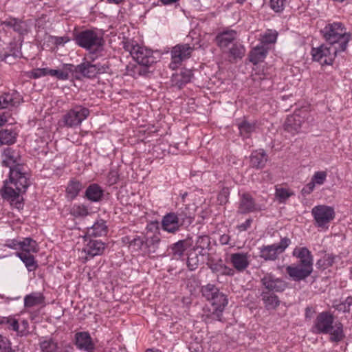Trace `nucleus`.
<instances>
[{
  "mask_svg": "<svg viewBox=\"0 0 352 352\" xmlns=\"http://www.w3.org/2000/svg\"><path fill=\"white\" fill-rule=\"evenodd\" d=\"M3 164L10 168L9 180L4 182L1 190L3 199L20 209L23 207L21 195L25 193L30 182L26 168L22 164L19 153L10 148L4 150Z\"/></svg>",
  "mask_w": 352,
  "mask_h": 352,
  "instance_id": "nucleus-1",
  "label": "nucleus"
},
{
  "mask_svg": "<svg viewBox=\"0 0 352 352\" xmlns=\"http://www.w3.org/2000/svg\"><path fill=\"white\" fill-rule=\"evenodd\" d=\"M334 318L328 311L320 313L315 320L314 328L317 333L329 334L330 341L339 342L344 338L343 326L340 322L333 324Z\"/></svg>",
  "mask_w": 352,
  "mask_h": 352,
  "instance_id": "nucleus-2",
  "label": "nucleus"
},
{
  "mask_svg": "<svg viewBox=\"0 0 352 352\" xmlns=\"http://www.w3.org/2000/svg\"><path fill=\"white\" fill-rule=\"evenodd\" d=\"M321 32L328 45H337L341 51H345L351 38L344 25L340 22L327 24Z\"/></svg>",
  "mask_w": 352,
  "mask_h": 352,
  "instance_id": "nucleus-3",
  "label": "nucleus"
},
{
  "mask_svg": "<svg viewBox=\"0 0 352 352\" xmlns=\"http://www.w3.org/2000/svg\"><path fill=\"white\" fill-rule=\"evenodd\" d=\"M125 48L129 51L133 58L139 64L138 67H135V70L140 75H145L147 73V69L142 68V66L148 67L157 62V58L150 49L139 45H126Z\"/></svg>",
  "mask_w": 352,
  "mask_h": 352,
  "instance_id": "nucleus-4",
  "label": "nucleus"
},
{
  "mask_svg": "<svg viewBox=\"0 0 352 352\" xmlns=\"http://www.w3.org/2000/svg\"><path fill=\"white\" fill-rule=\"evenodd\" d=\"M109 66L105 63H94V60L89 61L84 59L80 64L76 66L73 65V74L78 80H80L82 78L91 79L97 77L99 74L107 72Z\"/></svg>",
  "mask_w": 352,
  "mask_h": 352,
  "instance_id": "nucleus-5",
  "label": "nucleus"
},
{
  "mask_svg": "<svg viewBox=\"0 0 352 352\" xmlns=\"http://www.w3.org/2000/svg\"><path fill=\"white\" fill-rule=\"evenodd\" d=\"M74 40L78 45L87 50L97 51L103 45L102 35L93 30H85L77 33Z\"/></svg>",
  "mask_w": 352,
  "mask_h": 352,
  "instance_id": "nucleus-6",
  "label": "nucleus"
},
{
  "mask_svg": "<svg viewBox=\"0 0 352 352\" xmlns=\"http://www.w3.org/2000/svg\"><path fill=\"white\" fill-rule=\"evenodd\" d=\"M337 45H321L320 47L313 48L311 54L313 59L319 62L321 65H332L338 53L343 52Z\"/></svg>",
  "mask_w": 352,
  "mask_h": 352,
  "instance_id": "nucleus-7",
  "label": "nucleus"
},
{
  "mask_svg": "<svg viewBox=\"0 0 352 352\" xmlns=\"http://www.w3.org/2000/svg\"><path fill=\"white\" fill-rule=\"evenodd\" d=\"M89 113V109L81 105L75 106L63 116V126L69 128L79 126L87 118Z\"/></svg>",
  "mask_w": 352,
  "mask_h": 352,
  "instance_id": "nucleus-8",
  "label": "nucleus"
},
{
  "mask_svg": "<svg viewBox=\"0 0 352 352\" xmlns=\"http://www.w3.org/2000/svg\"><path fill=\"white\" fill-rule=\"evenodd\" d=\"M290 243L291 240L288 237H283L278 243L261 247L259 256L265 261H275L278 258L280 254L285 252Z\"/></svg>",
  "mask_w": 352,
  "mask_h": 352,
  "instance_id": "nucleus-9",
  "label": "nucleus"
},
{
  "mask_svg": "<svg viewBox=\"0 0 352 352\" xmlns=\"http://www.w3.org/2000/svg\"><path fill=\"white\" fill-rule=\"evenodd\" d=\"M194 48L189 44H177L170 51L171 62L170 67L172 69H177L183 61L188 59Z\"/></svg>",
  "mask_w": 352,
  "mask_h": 352,
  "instance_id": "nucleus-10",
  "label": "nucleus"
},
{
  "mask_svg": "<svg viewBox=\"0 0 352 352\" xmlns=\"http://www.w3.org/2000/svg\"><path fill=\"white\" fill-rule=\"evenodd\" d=\"M311 214L318 227L324 226L335 217L333 208L325 205L314 206L311 210Z\"/></svg>",
  "mask_w": 352,
  "mask_h": 352,
  "instance_id": "nucleus-11",
  "label": "nucleus"
},
{
  "mask_svg": "<svg viewBox=\"0 0 352 352\" xmlns=\"http://www.w3.org/2000/svg\"><path fill=\"white\" fill-rule=\"evenodd\" d=\"M262 285L264 287V291H269L270 292H283L287 285L285 281L281 278H276L274 275L267 273L261 280Z\"/></svg>",
  "mask_w": 352,
  "mask_h": 352,
  "instance_id": "nucleus-12",
  "label": "nucleus"
},
{
  "mask_svg": "<svg viewBox=\"0 0 352 352\" xmlns=\"http://www.w3.org/2000/svg\"><path fill=\"white\" fill-rule=\"evenodd\" d=\"M287 273L294 281H300L307 278L313 272V267L297 264L286 267Z\"/></svg>",
  "mask_w": 352,
  "mask_h": 352,
  "instance_id": "nucleus-13",
  "label": "nucleus"
},
{
  "mask_svg": "<svg viewBox=\"0 0 352 352\" xmlns=\"http://www.w3.org/2000/svg\"><path fill=\"white\" fill-rule=\"evenodd\" d=\"M75 345L78 349L86 352H94L95 350V344L87 331L78 332L75 334Z\"/></svg>",
  "mask_w": 352,
  "mask_h": 352,
  "instance_id": "nucleus-14",
  "label": "nucleus"
},
{
  "mask_svg": "<svg viewBox=\"0 0 352 352\" xmlns=\"http://www.w3.org/2000/svg\"><path fill=\"white\" fill-rule=\"evenodd\" d=\"M38 344L41 352H69L72 349L69 344L65 349H61L58 346V342L52 336L41 337Z\"/></svg>",
  "mask_w": 352,
  "mask_h": 352,
  "instance_id": "nucleus-15",
  "label": "nucleus"
},
{
  "mask_svg": "<svg viewBox=\"0 0 352 352\" xmlns=\"http://www.w3.org/2000/svg\"><path fill=\"white\" fill-rule=\"evenodd\" d=\"M212 306L214 307V310L211 314L212 319L221 321L222 318V314L228 304V299L227 296L221 292L217 295L214 300L210 302Z\"/></svg>",
  "mask_w": 352,
  "mask_h": 352,
  "instance_id": "nucleus-16",
  "label": "nucleus"
},
{
  "mask_svg": "<svg viewBox=\"0 0 352 352\" xmlns=\"http://www.w3.org/2000/svg\"><path fill=\"white\" fill-rule=\"evenodd\" d=\"M106 245L101 240H89L84 246L82 251L87 255L86 259L92 258L96 256L102 255Z\"/></svg>",
  "mask_w": 352,
  "mask_h": 352,
  "instance_id": "nucleus-17",
  "label": "nucleus"
},
{
  "mask_svg": "<svg viewBox=\"0 0 352 352\" xmlns=\"http://www.w3.org/2000/svg\"><path fill=\"white\" fill-rule=\"evenodd\" d=\"M182 227L178 217L175 212H169L165 214L162 220V228L168 233L175 234Z\"/></svg>",
  "mask_w": 352,
  "mask_h": 352,
  "instance_id": "nucleus-18",
  "label": "nucleus"
},
{
  "mask_svg": "<svg viewBox=\"0 0 352 352\" xmlns=\"http://www.w3.org/2000/svg\"><path fill=\"white\" fill-rule=\"evenodd\" d=\"M22 101V96L16 91L4 93L0 96V109L9 108L10 107H16Z\"/></svg>",
  "mask_w": 352,
  "mask_h": 352,
  "instance_id": "nucleus-19",
  "label": "nucleus"
},
{
  "mask_svg": "<svg viewBox=\"0 0 352 352\" xmlns=\"http://www.w3.org/2000/svg\"><path fill=\"white\" fill-rule=\"evenodd\" d=\"M259 210L257 205L252 197L248 193H244L241 195L239 204L238 212L241 214H247Z\"/></svg>",
  "mask_w": 352,
  "mask_h": 352,
  "instance_id": "nucleus-20",
  "label": "nucleus"
},
{
  "mask_svg": "<svg viewBox=\"0 0 352 352\" xmlns=\"http://www.w3.org/2000/svg\"><path fill=\"white\" fill-rule=\"evenodd\" d=\"M250 254L245 252L233 253L230 255V262L239 272L244 271L250 265Z\"/></svg>",
  "mask_w": 352,
  "mask_h": 352,
  "instance_id": "nucleus-21",
  "label": "nucleus"
},
{
  "mask_svg": "<svg viewBox=\"0 0 352 352\" xmlns=\"http://www.w3.org/2000/svg\"><path fill=\"white\" fill-rule=\"evenodd\" d=\"M303 122V118L298 114L289 116L285 122V130L292 135H295L300 131Z\"/></svg>",
  "mask_w": 352,
  "mask_h": 352,
  "instance_id": "nucleus-22",
  "label": "nucleus"
},
{
  "mask_svg": "<svg viewBox=\"0 0 352 352\" xmlns=\"http://www.w3.org/2000/svg\"><path fill=\"white\" fill-rule=\"evenodd\" d=\"M192 76V73L189 69H182L179 73L173 74L171 77V85L178 89H181L188 83Z\"/></svg>",
  "mask_w": 352,
  "mask_h": 352,
  "instance_id": "nucleus-23",
  "label": "nucleus"
},
{
  "mask_svg": "<svg viewBox=\"0 0 352 352\" xmlns=\"http://www.w3.org/2000/svg\"><path fill=\"white\" fill-rule=\"evenodd\" d=\"M292 254L299 259V264L313 267V257L311 252L307 248H296Z\"/></svg>",
  "mask_w": 352,
  "mask_h": 352,
  "instance_id": "nucleus-24",
  "label": "nucleus"
},
{
  "mask_svg": "<svg viewBox=\"0 0 352 352\" xmlns=\"http://www.w3.org/2000/svg\"><path fill=\"white\" fill-rule=\"evenodd\" d=\"M261 297L265 308L268 311L275 310L280 305V300L275 293L262 291Z\"/></svg>",
  "mask_w": 352,
  "mask_h": 352,
  "instance_id": "nucleus-25",
  "label": "nucleus"
},
{
  "mask_svg": "<svg viewBox=\"0 0 352 352\" xmlns=\"http://www.w3.org/2000/svg\"><path fill=\"white\" fill-rule=\"evenodd\" d=\"M178 217L179 222L182 227L189 226L195 219L194 212L190 211L188 206L180 208L177 212H175Z\"/></svg>",
  "mask_w": 352,
  "mask_h": 352,
  "instance_id": "nucleus-26",
  "label": "nucleus"
},
{
  "mask_svg": "<svg viewBox=\"0 0 352 352\" xmlns=\"http://www.w3.org/2000/svg\"><path fill=\"white\" fill-rule=\"evenodd\" d=\"M208 267L211 270L213 273L219 274L221 275L233 276L234 271L233 269L228 267L223 263L222 260L214 262L210 261L207 263Z\"/></svg>",
  "mask_w": 352,
  "mask_h": 352,
  "instance_id": "nucleus-27",
  "label": "nucleus"
},
{
  "mask_svg": "<svg viewBox=\"0 0 352 352\" xmlns=\"http://www.w3.org/2000/svg\"><path fill=\"white\" fill-rule=\"evenodd\" d=\"M49 76L55 77L59 80H67L69 78V74H73V65L64 64L60 69H50Z\"/></svg>",
  "mask_w": 352,
  "mask_h": 352,
  "instance_id": "nucleus-28",
  "label": "nucleus"
},
{
  "mask_svg": "<svg viewBox=\"0 0 352 352\" xmlns=\"http://www.w3.org/2000/svg\"><path fill=\"white\" fill-rule=\"evenodd\" d=\"M108 227L103 219L97 220L94 225L88 228L87 234L93 236H102L107 234Z\"/></svg>",
  "mask_w": 352,
  "mask_h": 352,
  "instance_id": "nucleus-29",
  "label": "nucleus"
},
{
  "mask_svg": "<svg viewBox=\"0 0 352 352\" xmlns=\"http://www.w3.org/2000/svg\"><path fill=\"white\" fill-rule=\"evenodd\" d=\"M123 242L128 243L129 246L134 251H140L143 247L148 246L147 239L144 236H135L133 239L125 236L122 239Z\"/></svg>",
  "mask_w": 352,
  "mask_h": 352,
  "instance_id": "nucleus-30",
  "label": "nucleus"
},
{
  "mask_svg": "<svg viewBox=\"0 0 352 352\" xmlns=\"http://www.w3.org/2000/svg\"><path fill=\"white\" fill-rule=\"evenodd\" d=\"M16 256L24 263L28 272L35 271L38 267L37 261L35 259L33 254H27L25 252H16Z\"/></svg>",
  "mask_w": 352,
  "mask_h": 352,
  "instance_id": "nucleus-31",
  "label": "nucleus"
},
{
  "mask_svg": "<svg viewBox=\"0 0 352 352\" xmlns=\"http://www.w3.org/2000/svg\"><path fill=\"white\" fill-rule=\"evenodd\" d=\"M267 155L264 150L253 152L250 156L251 166L256 168H263L267 162Z\"/></svg>",
  "mask_w": 352,
  "mask_h": 352,
  "instance_id": "nucleus-32",
  "label": "nucleus"
},
{
  "mask_svg": "<svg viewBox=\"0 0 352 352\" xmlns=\"http://www.w3.org/2000/svg\"><path fill=\"white\" fill-rule=\"evenodd\" d=\"M267 54V50L263 45H257L250 52V61L254 65H256L265 59Z\"/></svg>",
  "mask_w": 352,
  "mask_h": 352,
  "instance_id": "nucleus-33",
  "label": "nucleus"
},
{
  "mask_svg": "<svg viewBox=\"0 0 352 352\" xmlns=\"http://www.w3.org/2000/svg\"><path fill=\"white\" fill-rule=\"evenodd\" d=\"M103 190L97 184H92L88 186L85 191V197L90 201L97 202L103 197Z\"/></svg>",
  "mask_w": 352,
  "mask_h": 352,
  "instance_id": "nucleus-34",
  "label": "nucleus"
},
{
  "mask_svg": "<svg viewBox=\"0 0 352 352\" xmlns=\"http://www.w3.org/2000/svg\"><path fill=\"white\" fill-rule=\"evenodd\" d=\"M210 238L208 235L199 236L193 247V250L197 251L199 254L204 256L206 254V250H209L210 247Z\"/></svg>",
  "mask_w": 352,
  "mask_h": 352,
  "instance_id": "nucleus-35",
  "label": "nucleus"
},
{
  "mask_svg": "<svg viewBox=\"0 0 352 352\" xmlns=\"http://www.w3.org/2000/svg\"><path fill=\"white\" fill-rule=\"evenodd\" d=\"M45 302L43 295L40 292H32L24 297V307H32L43 305Z\"/></svg>",
  "mask_w": 352,
  "mask_h": 352,
  "instance_id": "nucleus-36",
  "label": "nucleus"
},
{
  "mask_svg": "<svg viewBox=\"0 0 352 352\" xmlns=\"http://www.w3.org/2000/svg\"><path fill=\"white\" fill-rule=\"evenodd\" d=\"M236 36V32L234 30L226 31L219 34L216 36V41L220 47H226Z\"/></svg>",
  "mask_w": 352,
  "mask_h": 352,
  "instance_id": "nucleus-37",
  "label": "nucleus"
},
{
  "mask_svg": "<svg viewBox=\"0 0 352 352\" xmlns=\"http://www.w3.org/2000/svg\"><path fill=\"white\" fill-rule=\"evenodd\" d=\"M221 292L219 291V289L214 284L212 283H208L206 285H203L201 288V295L208 302L214 300V298Z\"/></svg>",
  "mask_w": 352,
  "mask_h": 352,
  "instance_id": "nucleus-38",
  "label": "nucleus"
},
{
  "mask_svg": "<svg viewBox=\"0 0 352 352\" xmlns=\"http://www.w3.org/2000/svg\"><path fill=\"white\" fill-rule=\"evenodd\" d=\"M20 252L27 254L36 253L38 251V247L36 241L30 237L23 238L21 241Z\"/></svg>",
  "mask_w": 352,
  "mask_h": 352,
  "instance_id": "nucleus-39",
  "label": "nucleus"
},
{
  "mask_svg": "<svg viewBox=\"0 0 352 352\" xmlns=\"http://www.w3.org/2000/svg\"><path fill=\"white\" fill-rule=\"evenodd\" d=\"M16 133L12 129H1L0 131V143L10 145L16 142Z\"/></svg>",
  "mask_w": 352,
  "mask_h": 352,
  "instance_id": "nucleus-40",
  "label": "nucleus"
},
{
  "mask_svg": "<svg viewBox=\"0 0 352 352\" xmlns=\"http://www.w3.org/2000/svg\"><path fill=\"white\" fill-rule=\"evenodd\" d=\"M256 124L255 122H249L246 120L239 124V129L243 138H249L252 133L256 131Z\"/></svg>",
  "mask_w": 352,
  "mask_h": 352,
  "instance_id": "nucleus-41",
  "label": "nucleus"
},
{
  "mask_svg": "<svg viewBox=\"0 0 352 352\" xmlns=\"http://www.w3.org/2000/svg\"><path fill=\"white\" fill-rule=\"evenodd\" d=\"M186 240H179L172 245L171 251L173 258L179 259L183 256L186 249Z\"/></svg>",
  "mask_w": 352,
  "mask_h": 352,
  "instance_id": "nucleus-42",
  "label": "nucleus"
},
{
  "mask_svg": "<svg viewBox=\"0 0 352 352\" xmlns=\"http://www.w3.org/2000/svg\"><path fill=\"white\" fill-rule=\"evenodd\" d=\"M0 324L4 325L9 330L19 331V322L12 317H0Z\"/></svg>",
  "mask_w": 352,
  "mask_h": 352,
  "instance_id": "nucleus-43",
  "label": "nucleus"
},
{
  "mask_svg": "<svg viewBox=\"0 0 352 352\" xmlns=\"http://www.w3.org/2000/svg\"><path fill=\"white\" fill-rule=\"evenodd\" d=\"M82 184L78 181H71L68 184L66 191L72 199L75 198L82 189Z\"/></svg>",
  "mask_w": 352,
  "mask_h": 352,
  "instance_id": "nucleus-44",
  "label": "nucleus"
},
{
  "mask_svg": "<svg viewBox=\"0 0 352 352\" xmlns=\"http://www.w3.org/2000/svg\"><path fill=\"white\" fill-rule=\"evenodd\" d=\"M294 195V192L285 188H276L275 196L280 203L285 202Z\"/></svg>",
  "mask_w": 352,
  "mask_h": 352,
  "instance_id": "nucleus-45",
  "label": "nucleus"
},
{
  "mask_svg": "<svg viewBox=\"0 0 352 352\" xmlns=\"http://www.w3.org/2000/svg\"><path fill=\"white\" fill-rule=\"evenodd\" d=\"M335 258L332 254H325L317 261L316 265L318 268L324 270L333 265Z\"/></svg>",
  "mask_w": 352,
  "mask_h": 352,
  "instance_id": "nucleus-46",
  "label": "nucleus"
},
{
  "mask_svg": "<svg viewBox=\"0 0 352 352\" xmlns=\"http://www.w3.org/2000/svg\"><path fill=\"white\" fill-rule=\"evenodd\" d=\"M71 213L76 217H80L87 216L89 212L87 207L84 204H75L71 209Z\"/></svg>",
  "mask_w": 352,
  "mask_h": 352,
  "instance_id": "nucleus-47",
  "label": "nucleus"
},
{
  "mask_svg": "<svg viewBox=\"0 0 352 352\" xmlns=\"http://www.w3.org/2000/svg\"><path fill=\"white\" fill-rule=\"evenodd\" d=\"M199 253L191 252L187 259V266L190 271L198 268L199 265Z\"/></svg>",
  "mask_w": 352,
  "mask_h": 352,
  "instance_id": "nucleus-48",
  "label": "nucleus"
},
{
  "mask_svg": "<svg viewBox=\"0 0 352 352\" xmlns=\"http://www.w3.org/2000/svg\"><path fill=\"white\" fill-rule=\"evenodd\" d=\"M245 52V47L240 43H235L230 50V53L234 58H241Z\"/></svg>",
  "mask_w": 352,
  "mask_h": 352,
  "instance_id": "nucleus-49",
  "label": "nucleus"
},
{
  "mask_svg": "<svg viewBox=\"0 0 352 352\" xmlns=\"http://www.w3.org/2000/svg\"><path fill=\"white\" fill-rule=\"evenodd\" d=\"M50 68H36L28 72V76L31 78L37 79L41 77L49 76Z\"/></svg>",
  "mask_w": 352,
  "mask_h": 352,
  "instance_id": "nucleus-50",
  "label": "nucleus"
},
{
  "mask_svg": "<svg viewBox=\"0 0 352 352\" xmlns=\"http://www.w3.org/2000/svg\"><path fill=\"white\" fill-rule=\"evenodd\" d=\"M327 173L326 171H316L314 173L311 181L315 185L321 186L327 179Z\"/></svg>",
  "mask_w": 352,
  "mask_h": 352,
  "instance_id": "nucleus-51",
  "label": "nucleus"
},
{
  "mask_svg": "<svg viewBox=\"0 0 352 352\" xmlns=\"http://www.w3.org/2000/svg\"><path fill=\"white\" fill-rule=\"evenodd\" d=\"M19 55L16 52L8 53L3 50L0 49V60L11 63Z\"/></svg>",
  "mask_w": 352,
  "mask_h": 352,
  "instance_id": "nucleus-52",
  "label": "nucleus"
},
{
  "mask_svg": "<svg viewBox=\"0 0 352 352\" xmlns=\"http://www.w3.org/2000/svg\"><path fill=\"white\" fill-rule=\"evenodd\" d=\"M352 305V297L349 296L347 297L344 301L340 302L336 306V309L340 311H342L344 313L349 312L350 311V307Z\"/></svg>",
  "mask_w": 352,
  "mask_h": 352,
  "instance_id": "nucleus-53",
  "label": "nucleus"
},
{
  "mask_svg": "<svg viewBox=\"0 0 352 352\" xmlns=\"http://www.w3.org/2000/svg\"><path fill=\"white\" fill-rule=\"evenodd\" d=\"M0 352H14L8 338L0 335Z\"/></svg>",
  "mask_w": 352,
  "mask_h": 352,
  "instance_id": "nucleus-54",
  "label": "nucleus"
},
{
  "mask_svg": "<svg viewBox=\"0 0 352 352\" xmlns=\"http://www.w3.org/2000/svg\"><path fill=\"white\" fill-rule=\"evenodd\" d=\"M119 180L118 170L116 168H111L107 175V182L109 185L116 184Z\"/></svg>",
  "mask_w": 352,
  "mask_h": 352,
  "instance_id": "nucleus-55",
  "label": "nucleus"
},
{
  "mask_svg": "<svg viewBox=\"0 0 352 352\" xmlns=\"http://www.w3.org/2000/svg\"><path fill=\"white\" fill-rule=\"evenodd\" d=\"M285 0H270V8L276 12H282L284 9Z\"/></svg>",
  "mask_w": 352,
  "mask_h": 352,
  "instance_id": "nucleus-56",
  "label": "nucleus"
},
{
  "mask_svg": "<svg viewBox=\"0 0 352 352\" xmlns=\"http://www.w3.org/2000/svg\"><path fill=\"white\" fill-rule=\"evenodd\" d=\"M21 240L18 239H8L5 246L14 250H19Z\"/></svg>",
  "mask_w": 352,
  "mask_h": 352,
  "instance_id": "nucleus-57",
  "label": "nucleus"
},
{
  "mask_svg": "<svg viewBox=\"0 0 352 352\" xmlns=\"http://www.w3.org/2000/svg\"><path fill=\"white\" fill-rule=\"evenodd\" d=\"M277 38V34L276 33H267L263 36V42L265 43H274L276 42Z\"/></svg>",
  "mask_w": 352,
  "mask_h": 352,
  "instance_id": "nucleus-58",
  "label": "nucleus"
},
{
  "mask_svg": "<svg viewBox=\"0 0 352 352\" xmlns=\"http://www.w3.org/2000/svg\"><path fill=\"white\" fill-rule=\"evenodd\" d=\"M315 186L316 185L314 184V183L311 180V182H309L301 190V193L302 195H309L311 194L314 188H315Z\"/></svg>",
  "mask_w": 352,
  "mask_h": 352,
  "instance_id": "nucleus-59",
  "label": "nucleus"
},
{
  "mask_svg": "<svg viewBox=\"0 0 352 352\" xmlns=\"http://www.w3.org/2000/svg\"><path fill=\"white\" fill-rule=\"evenodd\" d=\"M6 27L12 28L15 31L18 30V22L15 19L6 20L3 23Z\"/></svg>",
  "mask_w": 352,
  "mask_h": 352,
  "instance_id": "nucleus-60",
  "label": "nucleus"
},
{
  "mask_svg": "<svg viewBox=\"0 0 352 352\" xmlns=\"http://www.w3.org/2000/svg\"><path fill=\"white\" fill-rule=\"evenodd\" d=\"M69 41L67 36H54V41L57 45H63Z\"/></svg>",
  "mask_w": 352,
  "mask_h": 352,
  "instance_id": "nucleus-61",
  "label": "nucleus"
},
{
  "mask_svg": "<svg viewBox=\"0 0 352 352\" xmlns=\"http://www.w3.org/2000/svg\"><path fill=\"white\" fill-rule=\"evenodd\" d=\"M252 221L251 219H248L244 223H243L241 225H239L238 226V228L241 231H245V230H247L250 227Z\"/></svg>",
  "mask_w": 352,
  "mask_h": 352,
  "instance_id": "nucleus-62",
  "label": "nucleus"
},
{
  "mask_svg": "<svg viewBox=\"0 0 352 352\" xmlns=\"http://www.w3.org/2000/svg\"><path fill=\"white\" fill-rule=\"evenodd\" d=\"M230 237L228 234H223L219 237V243L221 245H228L230 243Z\"/></svg>",
  "mask_w": 352,
  "mask_h": 352,
  "instance_id": "nucleus-63",
  "label": "nucleus"
},
{
  "mask_svg": "<svg viewBox=\"0 0 352 352\" xmlns=\"http://www.w3.org/2000/svg\"><path fill=\"white\" fill-rule=\"evenodd\" d=\"M160 239L157 236H153L151 240L148 241L149 243H148V246L150 247L151 245H153V248H157L158 244L160 243Z\"/></svg>",
  "mask_w": 352,
  "mask_h": 352,
  "instance_id": "nucleus-64",
  "label": "nucleus"
}]
</instances>
